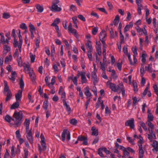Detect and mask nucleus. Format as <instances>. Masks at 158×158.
Returning <instances> with one entry per match:
<instances>
[{
	"instance_id": "46",
	"label": "nucleus",
	"mask_w": 158,
	"mask_h": 158,
	"mask_svg": "<svg viewBox=\"0 0 158 158\" xmlns=\"http://www.w3.org/2000/svg\"><path fill=\"white\" fill-rule=\"evenodd\" d=\"M10 17V15L9 13L5 12L3 14L2 18L4 19H8Z\"/></svg>"
},
{
	"instance_id": "28",
	"label": "nucleus",
	"mask_w": 158,
	"mask_h": 158,
	"mask_svg": "<svg viewBox=\"0 0 158 158\" xmlns=\"http://www.w3.org/2000/svg\"><path fill=\"white\" fill-rule=\"evenodd\" d=\"M124 88L123 83L122 82L119 83L118 86H116V89H117V92L118 91H120Z\"/></svg>"
},
{
	"instance_id": "49",
	"label": "nucleus",
	"mask_w": 158,
	"mask_h": 158,
	"mask_svg": "<svg viewBox=\"0 0 158 158\" xmlns=\"http://www.w3.org/2000/svg\"><path fill=\"white\" fill-rule=\"evenodd\" d=\"M152 64L151 63L148 64V66H145V69L146 70H147L150 73L152 72Z\"/></svg>"
},
{
	"instance_id": "20",
	"label": "nucleus",
	"mask_w": 158,
	"mask_h": 158,
	"mask_svg": "<svg viewBox=\"0 0 158 158\" xmlns=\"http://www.w3.org/2000/svg\"><path fill=\"white\" fill-rule=\"evenodd\" d=\"M68 80L69 81L72 80L75 85L76 86L77 85L78 83L77 77H76L74 76L73 75L72 76H69L68 77Z\"/></svg>"
},
{
	"instance_id": "64",
	"label": "nucleus",
	"mask_w": 158,
	"mask_h": 158,
	"mask_svg": "<svg viewBox=\"0 0 158 158\" xmlns=\"http://www.w3.org/2000/svg\"><path fill=\"white\" fill-rule=\"evenodd\" d=\"M98 28L96 27L94 28L92 30V33L93 35H95L98 31Z\"/></svg>"
},
{
	"instance_id": "1",
	"label": "nucleus",
	"mask_w": 158,
	"mask_h": 158,
	"mask_svg": "<svg viewBox=\"0 0 158 158\" xmlns=\"http://www.w3.org/2000/svg\"><path fill=\"white\" fill-rule=\"evenodd\" d=\"M12 120L15 122L14 124L10 123L11 125H15L16 127L20 126L23 121V114L21 110L18 111L15 110L13 115Z\"/></svg>"
},
{
	"instance_id": "14",
	"label": "nucleus",
	"mask_w": 158,
	"mask_h": 158,
	"mask_svg": "<svg viewBox=\"0 0 158 158\" xmlns=\"http://www.w3.org/2000/svg\"><path fill=\"white\" fill-rule=\"evenodd\" d=\"M106 85L112 91L114 92H117V89H116L117 85L115 84L110 82V81H108L107 82Z\"/></svg>"
},
{
	"instance_id": "2",
	"label": "nucleus",
	"mask_w": 158,
	"mask_h": 158,
	"mask_svg": "<svg viewBox=\"0 0 158 158\" xmlns=\"http://www.w3.org/2000/svg\"><path fill=\"white\" fill-rule=\"evenodd\" d=\"M86 75L89 79L90 78V74L89 73H87L86 74V72L85 71H78L77 72V76L78 77L80 76L81 77V83L82 84L87 83V82L88 80L86 78Z\"/></svg>"
},
{
	"instance_id": "48",
	"label": "nucleus",
	"mask_w": 158,
	"mask_h": 158,
	"mask_svg": "<svg viewBox=\"0 0 158 158\" xmlns=\"http://www.w3.org/2000/svg\"><path fill=\"white\" fill-rule=\"evenodd\" d=\"M40 43V36H38L36 39L35 44L37 48H39V44Z\"/></svg>"
},
{
	"instance_id": "26",
	"label": "nucleus",
	"mask_w": 158,
	"mask_h": 158,
	"mask_svg": "<svg viewBox=\"0 0 158 158\" xmlns=\"http://www.w3.org/2000/svg\"><path fill=\"white\" fill-rule=\"evenodd\" d=\"M91 131H92V135H93L97 136L98 135V131L95 127L93 126L91 128Z\"/></svg>"
},
{
	"instance_id": "43",
	"label": "nucleus",
	"mask_w": 158,
	"mask_h": 158,
	"mask_svg": "<svg viewBox=\"0 0 158 158\" xmlns=\"http://www.w3.org/2000/svg\"><path fill=\"white\" fill-rule=\"evenodd\" d=\"M48 100H47L44 102L43 103V107L45 111L48 110Z\"/></svg>"
},
{
	"instance_id": "35",
	"label": "nucleus",
	"mask_w": 158,
	"mask_h": 158,
	"mask_svg": "<svg viewBox=\"0 0 158 158\" xmlns=\"http://www.w3.org/2000/svg\"><path fill=\"white\" fill-rule=\"evenodd\" d=\"M106 58L105 57H104L103 63H102V62H100V63L101 64V68L102 70L103 71H106L105 65L106 62L105 61H104V60Z\"/></svg>"
},
{
	"instance_id": "50",
	"label": "nucleus",
	"mask_w": 158,
	"mask_h": 158,
	"mask_svg": "<svg viewBox=\"0 0 158 158\" xmlns=\"http://www.w3.org/2000/svg\"><path fill=\"white\" fill-rule=\"evenodd\" d=\"M6 95V101L7 102L11 98L12 96V93L11 92H9L8 93H7Z\"/></svg>"
},
{
	"instance_id": "12",
	"label": "nucleus",
	"mask_w": 158,
	"mask_h": 158,
	"mask_svg": "<svg viewBox=\"0 0 158 158\" xmlns=\"http://www.w3.org/2000/svg\"><path fill=\"white\" fill-rule=\"evenodd\" d=\"M136 29L137 32L140 35H146L148 34L147 31L145 27L143 29L141 28L139 26H137L136 27Z\"/></svg>"
},
{
	"instance_id": "58",
	"label": "nucleus",
	"mask_w": 158,
	"mask_h": 158,
	"mask_svg": "<svg viewBox=\"0 0 158 158\" xmlns=\"http://www.w3.org/2000/svg\"><path fill=\"white\" fill-rule=\"evenodd\" d=\"M133 85L134 88V90L135 92H137L138 91V85L136 82L133 83Z\"/></svg>"
},
{
	"instance_id": "45",
	"label": "nucleus",
	"mask_w": 158,
	"mask_h": 158,
	"mask_svg": "<svg viewBox=\"0 0 158 158\" xmlns=\"http://www.w3.org/2000/svg\"><path fill=\"white\" fill-rule=\"evenodd\" d=\"M59 94L61 95V98L62 99L63 103L64 102H66V95L65 93L64 92Z\"/></svg>"
},
{
	"instance_id": "15",
	"label": "nucleus",
	"mask_w": 158,
	"mask_h": 158,
	"mask_svg": "<svg viewBox=\"0 0 158 158\" xmlns=\"http://www.w3.org/2000/svg\"><path fill=\"white\" fill-rule=\"evenodd\" d=\"M18 31V36L19 38V52H22V46L23 44L22 37L21 35L20 30L19 29Z\"/></svg>"
},
{
	"instance_id": "5",
	"label": "nucleus",
	"mask_w": 158,
	"mask_h": 158,
	"mask_svg": "<svg viewBox=\"0 0 158 158\" xmlns=\"http://www.w3.org/2000/svg\"><path fill=\"white\" fill-rule=\"evenodd\" d=\"M141 138L138 141V145L139 147V158H143L144 153V151L143 148V138L141 136H139Z\"/></svg>"
},
{
	"instance_id": "47",
	"label": "nucleus",
	"mask_w": 158,
	"mask_h": 158,
	"mask_svg": "<svg viewBox=\"0 0 158 158\" xmlns=\"http://www.w3.org/2000/svg\"><path fill=\"white\" fill-rule=\"evenodd\" d=\"M29 27L30 31H35L36 29L34 26L31 23L29 24Z\"/></svg>"
},
{
	"instance_id": "11",
	"label": "nucleus",
	"mask_w": 158,
	"mask_h": 158,
	"mask_svg": "<svg viewBox=\"0 0 158 158\" xmlns=\"http://www.w3.org/2000/svg\"><path fill=\"white\" fill-rule=\"evenodd\" d=\"M106 36V32L104 30H102L100 33L99 38L103 44H105V37Z\"/></svg>"
},
{
	"instance_id": "4",
	"label": "nucleus",
	"mask_w": 158,
	"mask_h": 158,
	"mask_svg": "<svg viewBox=\"0 0 158 158\" xmlns=\"http://www.w3.org/2000/svg\"><path fill=\"white\" fill-rule=\"evenodd\" d=\"M60 2L59 0H54L52 2V6L50 8V10L52 12H60L62 10L61 7L58 6V5Z\"/></svg>"
},
{
	"instance_id": "33",
	"label": "nucleus",
	"mask_w": 158,
	"mask_h": 158,
	"mask_svg": "<svg viewBox=\"0 0 158 158\" xmlns=\"http://www.w3.org/2000/svg\"><path fill=\"white\" fill-rule=\"evenodd\" d=\"M19 84L20 86V87L21 89L20 90L23 91L24 89V83L22 78V76L21 77V79L20 80Z\"/></svg>"
},
{
	"instance_id": "25",
	"label": "nucleus",
	"mask_w": 158,
	"mask_h": 158,
	"mask_svg": "<svg viewBox=\"0 0 158 158\" xmlns=\"http://www.w3.org/2000/svg\"><path fill=\"white\" fill-rule=\"evenodd\" d=\"M16 73L15 71H12L11 75L9 77V79L13 81H14L16 79Z\"/></svg>"
},
{
	"instance_id": "39",
	"label": "nucleus",
	"mask_w": 158,
	"mask_h": 158,
	"mask_svg": "<svg viewBox=\"0 0 158 158\" xmlns=\"http://www.w3.org/2000/svg\"><path fill=\"white\" fill-rule=\"evenodd\" d=\"M110 31L112 38H114L117 36V33L116 31L114 32L112 29H111Z\"/></svg>"
},
{
	"instance_id": "51",
	"label": "nucleus",
	"mask_w": 158,
	"mask_h": 158,
	"mask_svg": "<svg viewBox=\"0 0 158 158\" xmlns=\"http://www.w3.org/2000/svg\"><path fill=\"white\" fill-rule=\"evenodd\" d=\"M60 22V19L59 18H56L54 20L53 23H52L51 25H57V24H58Z\"/></svg>"
},
{
	"instance_id": "63",
	"label": "nucleus",
	"mask_w": 158,
	"mask_h": 158,
	"mask_svg": "<svg viewBox=\"0 0 158 158\" xmlns=\"http://www.w3.org/2000/svg\"><path fill=\"white\" fill-rule=\"evenodd\" d=\"M27 139L29 141L30 143L32 145H33V136H30V137H27Z\"/></svg>"
},
{
	"instance_id": "42",
	"label": "nucleus",
	"mask_w": 158,
	"mask_h": 158,
	"mask_svg": "<svg viewBox=\"0 0 158 158\" xmlns=\"http://www.w3.org/2000/svg\"><path fill=\"white\" fill-rule=\"evenodd\" d=\"M32 129H31L30 130H26V133L27 134L26 137H30L32 136Z\"/></svg>"
},
{
	"instance_id": "24",
	"label": "nucleus",
	"mask_w": 158,
	"mask_h": 158,
	"mask_svg": "<svg viewBox=\"0 0 158 158\" xmlns=\"http://www.w3.org/2000/svg\"><path fill=\"white\" fill-rule=\"evenodd\" d=\"M20 102L19 101H16L10 107L11 109H15L18 108L19 106Z\"/></svg>"
},
{
	"instance_id": "37",
	"label": "nucleus",
	"mask_w": 158,
	"mask_h": 158,
	"mask_svg": "<svg viewBox=\"0 0 158 158\" xmlns=\"http://www.w3.org/2000/svg\"><path fill=\"white\" fill-rule=\"evenodd\" d=\"M13 118L10 115L7 114L4 117V120L6 122L10 123L11 120H12V119H13Z\"/></svg>"
},
{
	"instance_id": "9",
	"label": "nucleus",
	"mask_w": 158,
	"mask_h": 158,
	"mask_svg": "<svg viewBox=\"0 0 158 158\" xmlns=\"http://www.w3.org/2000/svg\"><path fill=\"white\" fill-rule=\"evenodd\" d=\"M69 32L70 33L73 34L77 39L78 38V34L77 33V31L72 27V25L71 23H69L68 27Z\"/></svg>"
},
{
	"instance_id": "36",
	"label": "nucleus",
	"mask_w": 158,
	"mask_h": 158,
	"mask_svg": "<svg viewBox=\"0 0 158 158\" xmlns=\"http://www.w3.org/2000/svg\"><path fill=\"white\" fill-rule=\"evenodd\" d=\"M36 7L37 10V11L38 12L41 13L44 10L43 6L40 4H37L36 5Z\"/></svg>"
},
{
	"instance_id": "27",
	"label": "nucleus",
	"mask_w": 158,
	"mask_h": 158,
	"mask_svg": "<svg viewBox=\"0 0 158 158\" xmlns=\"http://www.w3.org/2000/svg\"><path fill=\"white\" fill-rule=\"evenodd\" d=\"M30 119H26L24 123V125L26 127V130H29L30 127Z\"/></svg>"
},
{
	"instance_id": "59",
	"label": "nucleus",
	"mask_w": 158,
	"mask_h": 158,
	"mask_svg": "<svg viewBox=\"0 0 158 158\" xmlns=\"http://www.w3.org/2000/svg\"><path fill=\"white\" fill-rule=\"evenodd\" d=\"M91 90L94 93V94L95 96H97L98 93H97V90L96 88V87L95 86H93L91 89Z\"/></svg>"
},
{
	"instance_id": "32",
	"label": "nucleus",
	"mask_w": 158,
	"mask_h": 158,
	"mask_svg": "<svg viewBox=\"0 0 158 158\" xmlns=\"http://www.w3.org/2000/svg\"><path fill=\"white\" fill-rule=\"evenodd\" d=\"M63 103L64 106L66 107L67 111L68 112L69 114H70L71 110L69 105L67 104L66 102H64Z\"/></svg>"
},
{
	"instance_id": "56",
	"label": "nucleus",
	"mask_w": 158,
	"mask_h": 158,
	"mask_svg": "<svg viewBox=\"0 0 158 158\" xmlns=\"http://www.w3.org/2000/svg\"><path fill=\"white\" fill-rule=\"evenodd\" d=\"M69 123L71 124L76 125L77 123V121L74 118H72L69 121Z\"/></svg>"
},
{
	"instance_id": "29",
	"label": "nucleus",
	"mask_w": 158,
	"mask_h": 158,
	"mask_svg": "<svg viewBox=\"0 0 158 158\" xmlns=\"http://www.w3.org/2000/svg\"><path fill=\"white\" fill-rule=\"evenodd\" d=\"M29 76L33 82H35V76L33 70H31L29 73Z\"/></svg>"
},
{
	"instance_id": "3",
	"label": "nucleus",
	"mask_w": 158,
	"mask_h": 158,
	"mask_svg": "<svg viewBox=\"0 0 158 158\" xmlns=\"http://www.w3.org/2000/svg\"><path fill=\"white\" fill-rule=\"evenodd\" d=\"M148 127V130L149 132V134L148 135V139H151V137H153L154 138H156V133L154 132L153 130L154 128V125L151 122H147L146 123Z\"/></svg>"
},
{
	"instance_id": "19",
	"label": "nucleus",
	"mask_w": 158,
	"mask_h": 158,
	"mask_svg": "<svg viewBox=\"0 0 158 158\" xmlns=\"http://www.w3.org/2000/svg\"><path fill=\"white\" fill-rule=\"evenodd\" d=\"M123 52L128 56L129 61H131V55L128 52L127 47L124 46L123 48Z\"/></svg>"
},
{
	"instance_id": "57",
	"label": "nucleus",
	"mask_w": 158,
	"mask_h": 158,
	"mask_svg": "<svg viewBox=\"0 0 158 158\" xmlns=\"http://www.w3.org/2000/svg\"><path fill=\"white\" fill-rule=\"evenodd\" d=\"M120 43L121 44H122L123 43H124V37L122 34V32H120Z\"/></svg>"
},
{
	"instance_id": "38",
	"label": "nucleus",
	"mask_w": 158,
	"mask_h": 158,
	"mask_svg": "<svg viewBox=\"0 0 158 158\" xmlns=\"http://www.w3.org/2000/svg\"><path fill=\"white\" fill-rule=\"evenodd\" d=\"M20 27L23 30H25V32H26V31L28 29L27 26H26V24L24 23H23L21 24L20 25Z\"/></svg>"
},
{
	"instance_id": "40",
	"label": "nucleus",
	"mask_w": 158,
	"mask_h": 158,
	"mask_svg": "<svg viewBox=\"0 0 158 158\" xmlns=\"http://www.w3.org/2000/svg\"><path fill=\"white\" fill-rule=\"evenodd\" d=\"M93 50H88L87 53V56L90 61H92L93 60V56L92 54Z\"/></svg>"
},
{
	"instance_id": "21",
	"label": "nucleus",
	"mask_w": 158,
	"mask_h": 158,
	"mask_svg": "<svg viewBox=\"0 0 158 158\" xmlns=\"http://www.w3.org/2000/svg\"><path fill=\"white\" fill-rule=\"evenodd\" d=\"M4 89L3 92L4 94H6V93H8L9 92H11V91L9 87L8 86L7 82L6 81H4Z\"/></svg>"
},
{
	"instance_id": "62",
	"label": "nucleus",
	"mask_w": 158,
	"mask_h": 158,
	"mask_svg": "<svg viewBox=\"0 0 158 158\" xmlns=\"http://www.w3.org/2000/svg\"><path fill=\"white\" fill-rule=\"evenodd\" d=\"M111 73V75L114 79H116L117 78V76L116 75V72L113 69Z\"/></svg>"
},
{
	"instance_id": "7",
	"label": "nucleus",
	"mask_w": 158,
	"mask_h": 158,
	"mask_svg": "<svg viewBox=\"0 0 158 158\" xmlns=\"http://www.w3.org/2000/svg\"><path fill=\"white\" fill-rule=\"evenodd\" d=\"M67 135L66 138L68 141L69 140L71 139V135L70 132L68 131V129H64L62 133L61 137V140L64 142L65 141V136Z\"/></svg>"
},
{
	"instance_id": "61",
	"label": "nucleus",
	"mask_w": 158,
	"mask_h": 158,
	"mask_svg": "<svg viewBox=\"0 0 158 158\" xmlns=\"http://www.w3.org/2000/svg\"><path fill=\"white\" fill-rule=\"evenodd\" d=\"M102 150L106 154H110V151L107 150L106 148L104 147L102 148Z\"/></svg>"
},
{
	"instance_id": "52",
	"label": "nucleus",
	"mask_w": 158,
	"mask_h": 158,
	"mask_svg": "<svg viewBox=\"0 0 158 158\" xmlns=\"http://www.w3.org/2000/svg\"><path fill=\"white\" fill-rule=\"evenodd\" d=\"M140 125L145 131H148V130L147 127L146 126L145 123L143 122H141Z\"/></svg>"
},
{
	"instance_id": "8",
	"label": "nucleus",
	"mask_w": 158,
	"mask_h": 158,
	"mask_svg": "<svg viewBox=\"0 0 158 158\" xmlns=\"http://www.w3.org/2000/svg\"><path fill=\"white\" fill-rule=\"evenodd\" d=\"M156 139V136L155 138L152 136L151 139H149L150 141L152 143V145L153 147L152 151L153 152H157L158 151V142L156 140H153V139Z\"/></svg>"
},
{
	"instance_id": "23",
	"label": "nucleus",
	"mask_w": 158,
	"mask_h": 158,
	"mask_svg": "<svg viewBox=\"0 0 158 158\" xmlns=\"http://www.w3.org/2000/svg\"><path fill=\"white\" fill-rule=\"evenodd\" d=\"M12 56L10 53L9 55L6 56L5 58L4 62L6 64H8L10 62L12 61Z\"/></svg>"
},
{
	"instance_id": "13",
	"label": "nucleus",
	"mask_w": 158,
	"mask_h": 158,
	"mask_svg": "<svg viewBox=\"0 0 158 158\" xmlns=\"http://www.w3.org/2000/svg\"><path fill=\"white\" fill-rule=\"evenodd\" d=\"M41 141L40 143L41 146L43 148L44 151H45L47 148L46 143L45 141V138L43 133H41L40 135Z\"/></svg>"
},
{
	"instance_id": "6",
	"label": "nucleus",
	"mask_w": 158,
	"mask_h": 158,
	"mask_svg": "<svg viewBox=\"0 0 158 158\" xmlns=\"http://www.w3.org/2000/svg\"><path fill=\"white\" fill-rule=\"evenodd\" d=\"M137 48L135 47L134 48H133L132 49V52L133 53V62L132 61V60L131 59V61H129L130 63V64L131 65L135 66H136V64L137 62V60L136 58V57L138 55V53L137 52Z\"/></svg>"
},
{
	"instance_id": "34",
	"label": "nucleus",
	"mask_w": 158,
	"mask_h": 158,
	"mask_svg": "<svg viewBox=\"0 0 158 158\" xmlns=\"http://www.w3.org/2000/svg\"><path fill=\"white\" fill-rule=\"evenodd\" d=\"M147 122H151L154 119V116L151 113L148 114L147 118Z\"/></svg>"
},
{
	"instance_id": "53",
	"label": "nucleus",
	"mask_w": 158,
	"mask_h": 158,
	"mask_svg": "<svg viewBox=\"0 0 158 158\" xmlns=\"http://www.w3.org/2000/svg\"><path fill=\"white\" fill-rule=\"evenodd\" d=\"M30 57L31 58V61L32 63L34 62L35 58V56L31 52L30 53Z\"/></svg>"
},
{
	"instance_id": "55",
	"label": "nucleus",
	"mask_w": 158,
	"mask_h": 158,
	"mask_svg": "<svg viewBox=\"0 0 158 158\" xmlns=\"http://www.w3.org/2000/svg\"><path fill=\"white\" fill-rule=\"evenodd\" d=\"M124 155L122 156L123 158H127V157L129 156L130 154L127 151V149L123 152Z\"/></svg>"
},
{
	"instance_id": "17",
	"label": "nucleus",
	"mask_w": 158,
	"mask_h": 158,
	"mask_svg": "<svg viewBox=\"0 0 158 158\" xmlns=\"http://www.w3.org/2000/svg\"><path fill=\"white\" fill-rule=\"evenodd\" d=\"M85 94L86 96L87 99H91L92 94L90 92L88 86L86 87L85 88Z\"/></svg>"
},
{
	"instance_id": "54",
	"label": "nucleus",
	"mask_w": 158,
	"mask_h": 158,
	"mask_svg": "<svg viewBox=\"0 0 158 158\" xmlns=\"http://www.w3.org/2000/svg\"><path fill=\"white\" fill-rule=\"evenodd\" d=\"M132 99L133 101V106H135L136 105V103L139 102V101L137 100V98L136 97H133Z\"/></svg>"
},
{
	"instance_id": "18",
	"label": "nucleus",
	"mask_w": 158,
	"mask_h": 158,
	"mask_svg": "<svg viewBox=\"0 0 158 158\" xmlns=\"http://www.w3.org/2000/svg\"><path fill=\"white\" fill-rule=\"evenodd\" d=\"M8 44H4L3 53L4 54L6 55L10 51V47Z\"/></svg>"
},
{
	"instance_id": "44",
	"label": "nucleus",
	"mask_w": 158,
	"mask_h": 158,
	"mask_svg": "<svg viewBox=\"0 0 158 158\" xmlns=\"http://www.w3.org/2000/svg\"><path fill=\"white\" fill-rule=\"evenodd\" d=\"M1 38L2 42L3 44H9V41L8 40L6 39L5 40L4 36L1 37Z\"/></svg>"
},
{
	"instance_id": "41",
	"label": "nucleus",
	"mask_w": 158,
	"mask_h": 158,
	"mask_svg": "<svg viewBox=\"0 0 158 158\" xmlns=\"http://www.w3.org/2000/svg\"><path fill=\"white\" fill-rule=\"evenodd\" d=\"M140 72L141 73L140 76L142 77H143L144 74L145 73V71L144 69V66L143 64H142L141 65L140 69Z\"/></svg>"
},
{
	"instance_id": "30",
	"label": "nucleus",
	"mask_w": 158,
	"mask_h": 158,
	"mask_svg": "<svg viewBox=\"0 0 158 158\" xmlns=\"http://www.w3.org/2000/svg\"><path fill=\"white\" fill-rule=\"evenodd\" d=\"M147 57V55L146 53H145V51H144L143 53H142L141 56L142 59L141 61L144 64L145 63L146 61V58Z\"/></svg>"
},
{
	"instance_id": "60",
	"label": "nucleus",
	"mask_w": 158,
	"mask_h": 158,
	"mask_svg": "<svg viewBox=\"0 0 158 158\" xmlns=\"http://www.w3.org/2000/svg\"><path fill=\"white\" fill-rule=\"evenodd\" d=\"M13 44L15 48H16L17 46L19 47V43H18L17 40L16 39H14V42L13 43Z\"/></svg>"
},
{
	"instance_id": "22",
	"label": "nucleus",
	"mask_w": 158,
	"mask_h": 158,
	"mask_svg": "<svg viewBox=\"0 0 158 158\" xmlns=\"http://www.w3.org/2000/svg\"><path fill=\"white\" fill-rule=\"evenodd\" d=\"M87 49L88 50H93V48L91 41L88 40L85 44Z\"/></svg>"
},
{
	"instance_id": "10",
	"label": "nucleus",
	"mask_w": 158,
	"mask_h": 158,
	"mask_svg": "<svg viewBox=\"0 0 158 158\" xmlns=\"http://www.w3.org/2000/svg\"><path fill=\"white\" fill-rule=\"evenodd\" d=\"M126 126H129L131 129H134L135 125V120L134 118H131L130 119L127 120L125 123Z\"/></svg>"
},
{
	"instance_id": "31",
	"label": "nucleus",
	"mask_w": 158,
	"mask_h": 158,
	"mask_svg": "<svg viewBox=\"0 0 158 158\" xmlns=\"http://www.w3.org/2000/svg\"><path fill=\"white\" fill-rule=\"evenodd\" d=\"M120 18L118 15H117L113 21L114 25L115 26H117L119 21Z\"/></svg>"
},
{
	"instance_id": "16",
	"label": "nucleus",
	"mask_w": 158,
	"mask_h": 158,
	"mask_svg": "<svg viewBox=\"0 0 158 158\" xmlns=\"http://www.w3.org/2000/svg\"><path fill=\"white\" fill-rule=\"evenodd\" d=\"M23 91L22 90H19L18 93L15 94L16 99L17 101L20 102L21 101L22 97Z\"/></svg>"
}]
</instances>
